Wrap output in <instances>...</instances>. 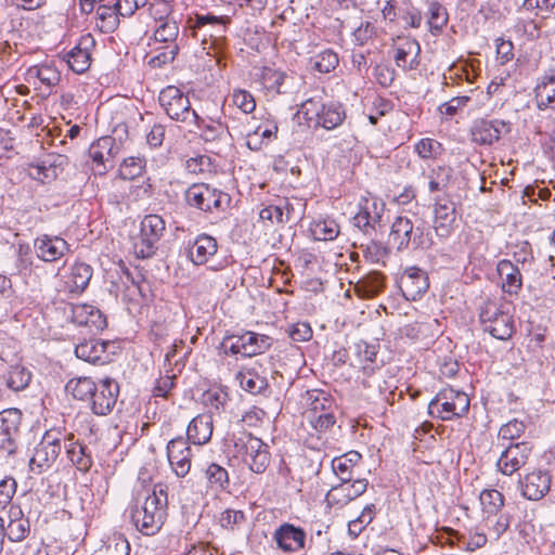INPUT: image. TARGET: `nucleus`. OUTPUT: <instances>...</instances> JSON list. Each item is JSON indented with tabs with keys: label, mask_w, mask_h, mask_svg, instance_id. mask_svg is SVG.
Segmentation results:
<instances>
[{
	"label": "nucleus",
	"mask_w": 555,
	"mask_h": 555,
	"mask_svg": "<svg viewBox=\"0 0 555 555\" xmlns=\"http://www.w3.org/2000/svg\"><path fill=\"white\" fill-rule=\"evenodd\" d=\"M231 18L227 15L217 16L212 13L195 14L189 17L186 28L190 35L201 41L202 49L219 69L227 67L229 43L225 37Z\"/></svg>",
	"instance_id": "obj_1"
},
{
	"label": "nucleus",
	"mask_w": 555,
	"mask_h": 555,
	"mask_svg": "<svg viewBox=\"0 0 555 555\" xmlns=\"http://www.w3.org/2000/svg\"><path fill=\"white\" fill-rule=\"evenodd\" d=\"M168 511V487L156 483L143 501L135 500L129 507L130 519L144 535L156 534L164 526Z\"/></svg>",
	"instance_id": "obj_2"
},
{
	"label": "nucleus",
	"mask_w": 555,
	"mask_h": 555,
	"mask_svg": "<svg viewBox=\"0 0 555 555\" xmlns=\"http://www.w3.org/2000/svg\"><path fill=\"white\" fill-rule=\"evenodd\" d=\"M224 451L231 460L244 464L255 474H263L271 462L269 446L246 431L228 436L224 440Z\"/></svg>",
	"instance_id": "obj_3"
},
{
	"label": "nucleus",
	"mask_w": 555,
	"mask_h": 555,
	"mask_svg": "<svg viewBox=\"0 0 555 555\" xmlns=\"http://www.w3.org/2000/svg\"><path fill=\"white\" fill-rule=\"evenodd\" d=\"M470 400L466 392L453 387L440 389L428 403V413L441 421L464 417L469 411Z\"/></svg>",
	"instance_id": "obj_4"
},
{
	"label": "nucleus",
	"mask_w": 555,
	"mask_h": 555,
	"mask_svg": "<svg viewBox=\"0 0 555 555\" xmlns=\"http://www.w3.org/2000/svg\"><path fill=\"white\" fill-rule=\"evenodd\" d=\"M302 118L314 127L333 130L346 119V109L339 102L323 103L321 98H309L300 105Z\"/></svg>",
	"instance_id": "obj_5"
},
{
	"label": "nucleus",
	"mask_w": 555,
	"mask_h": 555,
	"mask_svg": "<svg viewBox=\"0 0 555 555\" xmlns=\"http://www.w3.org/2000/svg\"><path fill=\"white\" fill-rule=\"evenodd\" d=\"M166 222L162 216L150 214L140 222V231L131 240L132 253L137 258L152 257L157 250V244L164 236Z\"/></svg>",
	"instance_id": "obj_6"
},
{
	"label": "nucleus",
	"mask_w": 555,
	"mask_h": 555,
	"mask_svg": "<svg viewBox=\"0 0 555 555\" xmlns=\"http://www.w3.org/2000/svg\"><path fill=\"white\" fill-rule=\"evenodd\" d=\"M479 319L485 331L500 340L512 338L516 331L513 315L491 299H487L480 307Z\"/></svg>",
	"instance_id": "obj_7"
},
{
	"label": "nucleus",
	"mask_w": 555,
	"mask_h": 555,
	"mask_svg": "<svg viewBox=\"0 0 555 555\" xmlns=\"http://www.w3.org/2000/svg\"><path fill=\"white\" fill-rule=\"evenodd\" d=\"M185 201L189 206L202 211L219 212L230 206L231 197L228 193L207 183H193L185 191Z\"/></svg>",
	"instance_id": "obj_8"
},
{
	"label": "nucleus",
	"mask_w": 555,
	"mask_h": 555,
	"mask_svg": "<svg viewBox=\"0 0 555 555\" xmlns=\"http://www.w3.org/2000/svg\"><path fill=\"white\" fill-rule=\"evenodd\" d=\"M65 440L66 435L63 429L54 427L46 430L29 461L31 470L41 473L50 468L60 456L62 442Z\"/></svg>",
	"instance_id": "obj_9"
},
{
	"label": "nucleus",
	"mask_w": 555,
	"mask_h": 555,
	"mask_svg": "<svg viewBox=\"0 0 555 555\" xmlns=\"http://www.w3.org/2000/svg\"><path fill=\"white\" fill-rule=\"evenodd\" d=\"M272 345V338L264 334L246 331L242 334L224 336L221 347L225 354L254 357L266 352Z\"/></svg>",
	"instance_id": "obj_10"
},
{
	"label": "nucleus",
	"mask_w": 555,
	"mask_h": 555,
	"mask_svg": "<svg viewBox=\"0 0 555 555\" xmlns=\"http://www.w3.org/2000/svg\"><path fill=\"white\" fill-rule=\"evenodd\" d=\"M160 106L176 121L191 126L196 121V112L191 107L189 96L176 86H167L158 96Z\"/></svg>",
	"instance_id": "obj_11"
},
{
	"label": "nucleus",
	"mask_w": 555,
	"mask_h": 555,
	"mask_svg": "<svg viewBox=\"0 0 555 555\" xmlns=\"http://www.w3.org/2000/svg\"><path fill=\"white\" fill-rule=\"evenodd\" d=\"M93 275V269L87 262L76 260L64 272L59 271L57 291L70 296L81 295L88 287Z\"/></svg>",
	"instance_id": "obj_12"
},
{
	"label": "nucleus",
	"mask_w": 555,
	"mask_h": 555,
	"mask_svg": "<svg viewBox=\"0 0 555 555\" xmlns=\"http://www.w3.org/2000/svg\"><path fill=\"white\" fill-rule=\"evenodd\" d=\"M511 122L503 119L477 118L469 129V137L473 143L481 146H491L502 135L511 132Z\"/></svg>",
	"instance_id": "obj_13"
},
{
	"label": "nucleus",
	"mask_w": 555,
	"mask_h": 555,
	"mask_svg": "<svg viewBox=\"0 0 555 555\" xmlns=\"http://www.w3.org/2000/svg\"><path fill=\"white\" fill-rule=\"evenodd\" d=\"M385 204L377 196L367 193L362 196L358 203V211L353 217V224L364 234L375 232L376 225L379 224Z\"/></svg>",
	"instance_id": "obj_14"
},
{
	"label": "nucleus",
	"mask_w": 555,
	"mask_h": 555,
	"mask_svg": "<svg viewBox=\"0 0 555 555\" xmlns=\"http://www.w3.org/2000/svg\"><path fill=\"white\" fill-rule=\"evenodd\" d=\"M272 541L275 543L276 550L291 555L306 548L307 532L304 528L285 521L273 530Z\"/></svg>",
	"instance_id": "obj_15"
},
{
	"label": "nucleus",
	"mask_w": 555,
	"mask_h": 555,
	"mask_svg": "<svg viewBox=\"0 0 555 555\" xmlns=\"http://www.w3.org/2000/svg\"><path fill=\"white\" fill-rule=\"evenodd\" d=\"M391 51L395 64L404 72L415 70L421 65V44L413 37H397Z\"/></svg>",
	"instance_id": "obj_16"
},
{
	"label": "nucleus",
	"mask_w": 555,
	"mask_h": 555,
	"mask_svg": "<svg viewBox=\"0 0 555 555\" xmlns=\"http://www.w3.org/2000/svg\"><path fill=\"white\" fill-rule=\"evenodd\" d=\"M367 486L369 480L366 478L340 481L327 491L325 501L330 507L341 508L361 496L367 490Z\"/></svg>",
	"instance_id": "obj_17"
},
{
	"label": "nucleus",
	"mask_w": 555,
	"mask_h": 555,
	"mask_svg": "<svg viewBox=\"0 0 555 555\" xmlns=\"http://www.w3.org/2000/svg\"><path fill=\"white\" fill-rule=\"evenodd\" d=\"M119 396V384L112 377L99 379L98 389L89 404L91 412L99 416H106L114 410Z\"/></svg>",
	"instance_id": "obj_18"
},
{
	"label": "nucleus",
	"mask_w": 555,
	"mask_h": 555,
	"mask_svg": "<svg viewBox=\"0 0 555 555\" xmlns=\"http://www.w3.org/2000/svg\"><path fill=\"white\" fill-rule=\"evenodd\" d=\"M531 452L532 446L530 442L511 443L496 461L498 470L505 476H512L527 464Z\"/></svg>",
	"instance_id": "obj_19"
},
{
	"label": "nucleus",
	"mask_w": 555,
	"mask_h": 555,
	"mask_svg": "<svg viewBox=\"0 0 555 555\" xmlns=\"http://www.w3.org/2000/svg\"><path fill=\"white\" fill-rule=\"evenodd\" d=\"M69 164V158L63 154L51 153L36 164L28 165V175L41 183H50L62 173Z\"/></svg>",
	"instance_id": "obj_20"
},
{
	"label": "nucleus",
	"mask_w": 555,
	"mask_h": 555,
	"mask_svg": "<svg viewBox=\"0 0 555 555\" xmlns=\"http://www.w3.org/2000/svg\"><path fill=\"white\" fill-rule=\"evenodd\" d=\"M22 424L18 409H5L0 412V451L10 455L16 450V440Z\"/></svg>",
	"instance_id": "obj_21"
},
{
	"label": "nucleus",
	"mask_w": 555,
	"mask_h": 555,
	"mask_svg": "<svg viewBox=\"0 0 555 555\" xmlns=\"http://www.w3.org/2000/svg\"><path fill=\"white\" fill-rule=\"evenodd\" d=\"M397 285L406 300L415 301L427 292L429 279L423 269L409 267L400 274Z\"/></svg>",
	"instance_id": "obj_22"
},
{
	"label": "nucleus",
	"mask_w": 555,
	"mask_h": 555,
	"mask_svg": "<svg viewBox=\"0 0 555 555\" xmlns=\"http://www.w3.org/2000/svg\"><path fill=\"white\" fill-rule=\"evenodd\" d=\"M167 459L171 470L178 478L185 477L192 466L193 452L189 441L182 437L171 439L167 443Z\"/></svg>",
	"instance_id": "obj_23"
},
{
	"label": "nucleus",
	"mask_w": 555,
	"mask_h": 555,
	"mask_svg": "<svg viewBox=\"0 0 555 555\" xmlns=\"http://www.w3.org/2000/svg\"><path fill=\"white\" fill-rule=\"evenodd\" d=\"M1 535L11 542H22L30 533V521L24 515L21 505H11L8 509V522L0 516Z\"/></svg>",
	"instance_id": "obj_24"
},
{
	"label": "nucleus",
	"mask_w": 555,
	"mask_h": 555,
	"mask_svg": "<svg viewBox=\"0 0 555 555\" xmlns=\"http://www.w3.org/2000/svg\"><path fill=\"white\" fill-rule=\"evenodd\" d=\"M95 40L91 34L80 37L78 43L66 54V63L76 74H83L90 68Z\"/></svg>",
	"instance_id": "obj_25"
},
{
	"label": "nucleus",
	"mask_w": 555,
	"mask_h": 555,
	"mask_svg": "<svg viewBox=\"0 0 555 555\" xmlns=\"http://www.w3.org/2000/svg\"><path fill=\"white\" fill-rule=\"evenodd\" d=\"M456 222V209L454 202L449 196L436 198L434 208V228L439 236L447 237L451 234Z\"/></svg>",
	"instance_id": "obj_26"
},
{
	"label": "nucleus",
	"mask_w": 555,
	"mask_h": 555,
	"mask_svg": "<svg viewBox=\"0 0 555 555\" xmlns=\"http://www.w3.org/2000/svg\"><path fill=\"white\" fill-rule=\"evenodd\" d=\"M519 482L521 494L528 500L538 501L548 493L552 476L547 470L534 469L527 473Z\"/></svg>",
	"instance_id": "obj_27"
},
{
	"label": "nucleus",
	"mask_w": 555,
	"mask_h": 555,
	"mask_svg": "<svg viewBox=\"0 0 555 555\" xmlns=\"http://www.w3.org/2000/svg\"><path fill=\"white\" fill-rule=\"evenodd\" d=\"M37 257L44 262H55L69 251V244L61 236L41 234L35 238Z\"/></svg>",
	"instance_id": "obj_28"
},
{
	"label": "nucleus",
	"mask_w": 555,
	"mask_h": 555,
	"mask_svg": "<svg viewBox=\"0 0 555 555\" xmlns=\"http://www.w3.org/2000/svg\"><path fill=\"white\" fill-rule=\"evenodd\" d=\"M302 416L310 417L318 413L336 410L334 397L324 389H309L301 396Z\"/></svg>",
	"instance_id": "obj_29"
},
{
	"label": "nucleus",
	"mask_w": 555,
	"mask_h": 555,
	"mask_svg": "<svg viewBox=\"0 0 555 555\" xmlns=\"http://www.w3.org/2000/svg\"><path fill=\"white\" fill-rule=\"evenodd\" d=\"M70 320L79 326H86L91 332H99L106 327V318L100 309L88 304L72 306Z\"/></svg>",
	"instance_id": "obj_30"
},
{
	"label": "nucleus",
	"mask_w": 555,
	"mask_h": 555,
	"mask_svg": "<svg viewBox=\"0 0 555 555\" xmlns=\"http://www.w3.org/2000/svg\"><path fill=\"white\" fill-rule=\"evenodd\" d=\"M501 289L509 297H517L522 288V274L519 268L508 259H501L496 264Z\"/></svg>",
	"instance_id": "obj_31"
},
{
	"label": "nucleus",
	"mask_w": 555,
	"mask_h": 555,
	"mask_svg": "<svg viewBox=\"0 0 555 555\" xmlns=\"http://www.w3.org/2000/svg\"><path fill=\"white\" fill-rule=\"evenodd\" d=\"M111 346L109 341L90 338L80 341L75 347V354L78 359L92 364H104L111 361L107 351Z\"/></svg>",
	"instance_id": "obj_32"
},
{
	"label": "nucleus",
	"mask_w": 555,
	"mask_h": 555,
	"mask_svg": "<svg viewBox=\"0 0 555 555\" xmlns=\"http://www.w3.org/2000/svg\"><path fill=\"white\" fill-rule=\"evenodd\" d=\"M65 455L69 463L80 473L86 474L93 465V457L89 448L82 442L75 440L73 434L66 436Z\"/></svg>",
	"instance_id": "obj_33"
},
{
	"label": "nucleus",
	"mask_w": 555,
	"mask_h": 555,
	"mask_svg": "<svg viewBox=\"0 0 555 555\" xmlns=\"http://www.w3.org/2000/svg\"><path fill=\"white\" fill-rule=\"evenodd\" d=\"M378 353V345L369 344L360 340L354 344L353 357L350 365L361 371L365 376L370 377L377 369L376 358Z\"/></svg>",
	"instance_id": "obj_34"
},
{
	"label": "nucleus",
	"mask_w": 555,
	"mask_h": 555,
	"mask_svg": "<svg viewBox=\"0 0 555 555\" xmlns=\"http://www.w3.org/2000/svg\"><path fill=\"white\" fill-rule=\"evenodd\" d=\"M214 418L209 413H202L192 418L186 427V439L195 446H204L211 439Z\"/></svg>",
	"instance_id": "obj_35"
},
{
	"label": "nucleus",
	"mask_w": 555,
	"mask_h": 555,
	"mask_svg": "<svg viewBox=\"0 0 555 555\" xmlns=\"http://www.w3.org/2000/svg\"><path fill=\"white\" fill-rule=\"evenodd\" d=\"M25 80L37 89L55 87L61 80V73L49 63L30 66L25 73Z\"/></svg>",
	"instance_id": "obj_36"
},
{
	"label": "nucleus",
	"mask_w": 555,
	"mask_h": 555,
	"mask_svg": "<svg viewBox=\"0 0 555 555\" xmlns=\"http://www.w3.org/2000/svg\"><path fill=\"white\" fill-rule=\"evenodd\" d=\"M218 251L217 240L206 233L197 235L189 249V258L195 266L206 264Z\"/></svg>",
	"instance_id": "obj_37"
},
{
	"label": "nucleus",
	"mask_w": 555,
	"mask_h": 555,
	"mask_svg": "<svg viewBox=\"0 0 555 555\" xmlns=\"http://www.w3.org/2000/svg\"><path fill=\"white\" fill-rule=\"evenodd\" d=\"M534 100L539 109L555 108V69H550L538 79Z\"/></svg>",
	"instance_id": "obj_38"
},
{
	"label": "nucleus",
	"mask_w": 555,
	"mask_h": 555,
	"mask_svg": "<svg viewBox=\"0 0 555 555\" xmlns=\"http://www.w3.org/2000/svg\"><path fill=\"white\" fill-rule=\"evenodd\" d=\"M362 461V454L358 451H348L332 460V470L340 481L354 480L356 469Z\"/></svg>",
	"instance_id": "obj_39"
},
{
	"label": "nucleus",
	"mask_w": 555,
	"mask_h": 555,
	"mask_svg": "<svg viewBox=\"0 0 555 555\" xmlns=\"http://www.w3.org/2000/svg\"><path fill=\"white\" fill-rule=\"evenodd\" d=\"M279 131L278 122L267 118L246 135V145L251 151H259L263 144L276 139Z\"/></svg>",
	"instance_id": "obj_40"
},
{
	"label": "nucleus",
	"mask_w": 555,
	"mask_h": 555,
	"mask_svg": "<svg viewBox=\"0 0 555 555\" xmlns=\"http://www.w3.org/2000/svg\"><path fill=\"white\" fill-rule=\"evenodd\" d=\"M99 379L95 380L90 376H79L70 378L65 389L74 399L87 403L89 406L98 389Z\"/></svg>",
	"instance_id": "obj_41"
},
{
	"label": "nucleus",
	"mask_w": 555,
	"mask_h": 555,
	"mask_svg": "<svg viewBox=\"0 0 555 555\" xmlns=\"http://www.w3.org/2000/svg\"><path fill=\"white\" fill-rule=\"evenodd\" d=\"M293 208L287 201H282L280 204L263 205L259 210V221L266 228H271L279 224H284L291 220V211Z\"/></svg>",
	"instance_id": "obj_42"
},
{
	"label": "nucleus",
	"mask_w": 555,
	"mask_h": 555,
	"mask_svg": "<svg viewBox=\"0 0 555 555\" xmlns=\"http://www.w3.org/2000/svg\"><path fill=\"white\" fill-rule=\"evenodd\" d=\"M94 10L95 25L100 31L108 34L118 27L121 15L114 3H101Z\"/></svg>",
	"instance_id": "obj_43"
},
{
	"label": "nucleus",
	"mask_w": 555,
	"mask_h": 555,
	"mask_svg": "<svg viewBox=\"0 0 555 555\" xmlns=\"http://www.w3.org/2000/svg\"><path fill=\"white\" fill-rule=\"evenodd\" d=\"M413 231V222L408 217L399 216L391 224L388 241L397 249L408 246Z\"/></svg>",
	"instance_id": "obj_44"
},
{
	"label": "nucleus",
	"mask_w": 555,
	"mask_h": 555,
	"mask_svg": "<svg viewBox=\"0 0 555 555\" xmlns=\"http://www.w3.org/2000/svg\"><path fill=\"white\" fill-rule=\"evenodd\" d=\"M235 378L245 391L253 395L261 392L268 386L267 378L261 376L255 367H242Z\"/></svg>",
	"instance_id": "obj_45"
},
{
	"label": "nucleus",
	"mask_w": 555,
	"mask_h": 555,
	"mask_svg": "<svg viewBox=\"0 0 555 555\" xmlns=\"http://www.w3.org/2000/svg\"><path fill=\"white\" fill-rule=\"evenodd\" d=\"M449 22V13L447 9L438 1H431L426 12V23L428 30L433 36L442 33Z\"/></svg>",
	"instance_id": "obj_46"
},
{
	"label": "nucleus",
	"mask_w": 555,
	"mask_h": 555,
	"mask_svg": "<svg viewBox=\"0 0 555 555\" xmlns=\"http://www.w3.org/2000/svg\"><path fill=\"white\" fill-rule=\"evenodd\" d=\"M479 505L482 516H495L502 512L505 503L503 493L496 489H483L479 493Z\"/></svg>",
	"instance_id": "obj_47"
},
{
	"label": "nucleus",
	"mask_w": 555,
	"mask_h": 555,
	"mask_svg": "<svg viewBox=\"0 0 555 555\" xmlns=\"http://www.w3.org/2000/svg\"><path fill=\"white\" fill-rule=\"evenodd\" d=\"M286 74L283 70L264 66L259 74V82L263 90L270 94H281Z\"/></svg>",
	"instance_id": "obj_48"
},
{
	"label": "nucleus",
	"mask_w": 555,
	"mask_h": 555,
	"mask_svg": "<svg viewBox=\"0 0 555 555\" xmlns=\"http://www.w3.org/2000/svg\"><path fill=\"white\" fill-rule=\"evenodd\" d=\"M114 138L109 135L101 137L89 147V156L94 164L105 168V163L113 157Z\"/></svg>",
	"instance_id": "obj_49"
},
{
	"label": "nucleus",
	"mask_w": 555,
	"mask_h": 555,
	"mask_svg": "<svg viewBox=\"0 0 555 555\" xmlns=\"http://www.w3.org/2000/svg\"><path fill=\"white\" fill-rule=\"evenodd\" d=\"M481 521L486 528L489 538L492 540H499L509 528L511 516L507 513H496L495 516H482Z\"/></svg>",
	"instance_id": "obj_50"
},
{
	"label": "nucleus",
	"mask_w": 555,
	"mask_h": 555,
	"mask_svg": "<svg viewBox=\"0 0 555 555\" xmlns=\"http://www.w3.org/2000/svg\"><path fill=\"white\" fill-rule=\"evenodd\" d=\"M452 168L447 165H439L430 169L428 173V188L431 193L443 192L452 179Z\"/></svg>",
	"instance_id": "obj_51"
},
{
	"label": "nucleus",
	"mask_w": 555,
	"mask_h": 555,
	"mask_svg": "<svg viewBox=\"0 0 555 555\" xmlns=\"http://www.w3.org/2000/svg\"><path fill=\"white\" fill-rule=\"evenodd\" d=\"M414 152L424 160H436L444 153L441 142L433 138H423L414 144Z\"/></svg>",
	"instance_id": "obj_52"
},
{
	"label": "nucleus",
	"mask_w": 555,
	"mask_h": 555,
	"mask_svg": "<svg viewBox=\"0 0 555 555\" xmlns=\"http://www.w3.org/2000/svg\"><path fill=\"white\" fill-rule=\"evenodd\" d=\"M246 521L247 517L241 509L225 508L218 516V525L230 532L240 531Z\"/></svg>",
	"instance_id": "obj_53"
},
{
	"label": "nucleus",
	"mask_w": 555,
	"mask_h": 555,
	"mask_svg": "<svg viewBox=\"0 0 555 555\" xmlns=\"http://www.w3.org/2000/svg\"><path fill=\"white\" fill-rule=\"evenodd\" d=\"M310 230L318 241H333L338 236L340 229L334 219L324 218L312 222Z\"/></svg>",
	"instance_id": "obj_54"
},
{
	"label": "nucleus",
	"mask_w": 555,
	"mask_h": 555,
	"mask_svg": "<svg viewBox=\"0 0 555 555\" xmlns=\"http://www.w3.org/2000/svg\"><path fill=\"white\" fill-rule=\"evenodd\" d=\"M146 169L144 157L130 156L125 158L118 169V176L122 180H133L141 177Z\"/></svg>",
	"instance_id": "obj_55"
},
{
	"label": "nucleus",
	"mask_w": 555,
	"mask_h": 555,
	"mask_svg": "<svg viewBox=\"0 0 555 555\" xmlns=\"http://www.w3.org/2000/svg\"><path fill=\"white\" fill-rule=\"evenodd\" d=\"M205 477L207 479L208 487L214 490H224L230 483L228 470L217 463H210L207 466Z\"/></svg>",
	"instance_id": "obj_56"
},
{
	"label": "nucleus",
	"mask_w": 555,
	"mask_h": 555,
	"mask_svg": "<svg viewBox=\"0 0 555 555\" xmlns=\"http://www.w3.org/2000/svg\"><path fill=\"white\" fill-rule=\"evenodd\" d=\"M313 69L321 74H330L334 72L338 64V54L332 49H325L314 55L312 59Z\"/></svg>",
	"instance_id": "obj_57"
},
{
	"label": "nucleus",
	"mask_w": 555,
	"mask_h": 555,
	"mask_svg": "<svg viewBox=\"0 0 555 555\" xmlns=\"http://www.w3.org/2000/svg\"><path fill=\"white\" fill-rule=\"evenodd\" d=\"M305 420L308 422L318 437H321L322 435L331 431L337 422L335 410L318 413Z\"/></svg>",
	"instance_id": "obj_58"
},
{
	"label": "nucleus",
	"mask_w": 555,
	"mask_h": 555,
	"mask_svg": "<svg viewBox=\"0 0 555 555\" xmlns=\"http://www.w3.org/2000/svg\"><path fill=\"white\" fill-rule=\"evenodd\" d=\"M4 379L10 389L20 391L28 386L31 379V374L24 366L14 365L7 372Z\"/></svg>",
	"instance_id": "obj_59"
},
{
	"label": "nucleus",
	"mask_w": 555,
	"mask_h": 555,
	"mask_svg": "<svg viewBox=\"0 0 555 555\" xmlns=\"http://www.w3.org/2000/svg\"><path fill=\"white\" fill-rule=\"evenodd\" d=\"M228 400V391L219 386H212L208 388L206 391H204L202 395L203 404L216 411L223 410Z\"/></svg>",
	"instance_id": "obj_60"
},
{
	"label": "nucleus",
	"mask_w": 555,
	"mask_h": 555,
	"mask_svg": "<svg viewBox=\"0 0 555 555\" xmlns=\"http://www.w3.org/2000/svg\"><path fill=\"white\" fill-rule=\"evenodd\" d=\"M179 35V26L176 21H165L155 25L154 39L158 42L168 43V46L177 44L176 40Z\"/></svg>",
	"instance_id": "obj_61"
},
{
	"label": "nucleus",
	"mask_w": 555,
	"mask_h": 555,
	"mask_svg": "<svg viewBox=\"0 0 555 555\" xmlns=\"http://www.w3.org/2000/svg\"><path fill=\"white\" fill-rule=\"evenodd\" d=\"M17 491V481L12 476H5L0 480V513L4 512L7 508L9 509L12 503V500Z\"/></svg>",
	"instance_id": "obj_62"
},
{
	"label": "nucleus",
	"mask_w": 555,
	"mask_h": 555,
	"mask_svg": "<svg viewBox=\"0 0 555 555\" xmlns=\"http://www.w3.org/2000/svg\"><path fill=\"white\" fill-rule=\"evenodd\" d=\"M377 27L370 21L362 22L352 33V40L357 46L371 43L377 37Z\"/></svg>",
	"instance_id": "obj_63"
},
{
	"label": "nucleus",
	"mask_w": 555,
	"mask_h": 555,
	"mask_svg": "<svg viewBox=\"0 0 555 555\" xmlns=\"http://www.w3.org/2000/svg\"><path fill=\"white\" fill-rule=\"evenodd\" d=\"M369 109V121L372 125H376L382 116L389 114L393 109V103L386 98L376 95L373 98Z\"/></svg>",
	"instance_id": "obj_64"
}]
</instances>
